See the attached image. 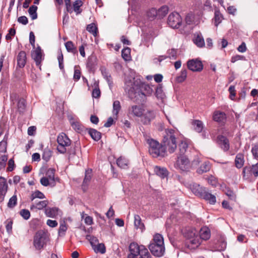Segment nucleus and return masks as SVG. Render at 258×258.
<instances>
[{
    "instance_id": "f257e3e1",
    "label": "nucleus",
    "mask_w": 258,
    "mask_h": 258,
    "mask_svg": "<svg viewBox=\"0 0 258 258\" xmlns=\"http://www.w3.org/2000/svg\"><path fill=\"white\" fill-rule=\"evenodd\" d=\"M176 135V133L172 129L165 131L161 144L163 148L165 150L166 155H167V151L171 154L175 151L177 148Z\"/></svg>"
},
{
    "instance_id": "f03ea898",
    "label": "nucleus",
    "mask_w": 258,
    "mask_h": 258,
    "mask_svg": "<svg viewBox=\"0 0 258 258\" xmlns=\"http://www.w3.org/2000/svg\"><path fill=\"white\" fill-rule=\"evenodd\" d=\"M149 248L155 256L161 257L165 252L163 237L160 234H156L153 237L152 241L149 245Z\"/></svg>"
},
{
    "instance_id": "7ed1b4c3",
    "label": "nucleus",
    "mask_w": 258,
    "mask_h": 258,
    "mask_svg": "<svg viewBox=\"0 0 258 258\" xmlns=\"http://www.w3.org/2000/svg\"><path fill=\"white\" fill-rule=\"evenodd\" d=\"M147 142L149 145V153L153 157H163L166 155L161 143L151 138L147 139Z\"/></svg>"
},
{
    "instance_id": "20e7f679",
    "label": "nucleus",
    "mask_w": 258,
    "mask_h": 258,
    "mask_svg": "<svg viewBox=\"0 0 258 258\" xmlns=\"http://www.w3.org/2000/svg\"><path fill=\"white\" fill-rule=\"evenodd\" d=\"M49 240L47 233L43 230H39L35 234L33 245L37 250H41L46 245Z\"/></svg>"
},
{
    "instance_id": "39448f33",
    "label": "nucleus",
    "mask_w": 258,
    "mask_h": 258,
    "mask_svg": "<svg viewBox=\"0 0 258 258\" xmlns=\"http://www.w3.org/2000/svg\"><path fill=\"white\" fill-rule=\"evenodd\" d=\"M129 249L130 254L128 258H138L141 255L145 256V253H148V249L143 245H139L137 243H132Z\"/></svg>"
},
{
    "instance_id": "423d86ee",
    "label": "nucleus",
    "mask_w": 258,
    "mask_h": 258,
    "mask_svg": "<svg viewBox=\"0 0 258 258\" xmlns=\"http://www.w3.org/2000/svg\"><path fill=\"white\" fill-rule=\"evenodd\" d=\"M57 142L58 143L57 149L61 154H64L66 152V148L70 146L71 144V140L63 133H61L58 136Z\"/></svg>"
},
{
    "instance_id": "0eeeda50",
    "label": "nucleus",
    "mask_w": 258,
    "mask_h": 258,
    "mask_svg": "<svg viewBox=\"0 0 258 258\" xmlns=\"http://www.w3.org/2000/svg\"><path fill=\"white\" fill-rule=\"evenodd\" d=\"M175 166L176 168L181 171H187L190 169L191 164L189 160L186 156L177 155Z\"/></svg>"
},
{
    "instance_id": "6e6552de",
    "label": "nucleus",
    "mask_w": 258,
    "mask_h": 258,
    "mask_svg": "<svg viewBox=\"0 0 258 258\" xmlns=\"http://www.w3.org/2000/svg\"><path fill=\"white\" fill-rule=\"evenodd\" d=\"M167 23L170 27L176 29L181 25L182 19L178 13L173 12L169 15Z\"/></svg>"
},
{
    "instance_id": "1a4fd4ad",
    "label": "nucleus",
    "mask_w": 258,
    "mask_h": 258,
    "mask_svg": "<svg viewBox=\"0 0 258 258\" xmlns=\"http://www.w3.org/2000/svg\"><path fill=\"white\" fill-rule=\"evenodd\" d=\"M187 67L189 70L194 72H200L203 69V63L198 58L188 60L187 61Z\"/></svg>"
},
{
    "instance_id": "9d476101",
    "label": "nucleus",
    "mask_w": 258,
    "mask_h": 258,
    "mask_svg": "<svg viewBox=\"0 0 258 258\" xmlns=\"http://www.w3.org/2000/svg\"><path fill=\"white\" fill-rule=\"evenodd\" d=\"M217 143L220 148L225 152L228 151L230 148L229 140L223 135L217 137Z\"/></svg>"
},
{
    "instance_id": "9b49d317",
    "label": "nucleus",
    "mask_w": 258,
    "mask_h": 258,
    "mask_svg": "<svg viewBox=\"0 0 258 258\" xmlns=\"http://www.w3.org/2000/svg\"><path fill=\"white\" fill-rule=\"evenodd\" d=\"M32 57L34 60L36 65L40 68L42 61V51L40 46H38L36 49L32 52Z\"/></svg>"
},
{
    "instance_id": "f8f14e48",
    "label": "nucleus",
    "mask_w": 258,
    "mask_h": 258,
    "mask_svg": "<svg viewBox=\"0 0 258 258\" xmlns=\"http://www.w3.org/2000/svg\"><path fill=\"white\" fill-rule=\"evenodd\" d=\"M141 117V121L144 124H149L152 120L155 117V113L153 111H148L143 113Z\"/></svg>"
},
{
    "instance_id": "ddd939ff",
    "label": "nucleus",
    "mask_w": 258,
    "mask_h": 258,
    "mask_svg": "<svg viewBox=\"0 0 258 258\" xmlns=\"http://www.w3.org/2000/svg\"><path fill=\"white\" fill-rule=\"evenodd\" d=\"M154 173L162 179L167 178L169 175V172L166 168L156 166L154 167Z\"/></svg>"
},
{
    "instance_id": "4468645a",
    "label": "nucleus",
    "mask_w": 258,
    "mask_h": 258,
    "mask_svg": "<svg viewBox=\"0 0 258 258\" xmlns=\"http://www.w3.org/2000/svg\"><path fill=\"white\" fill-rule=\"evenodd\" d=\"M190 188L193 194L200 198H201L203 192L206 190V188L205 187L201 186L200 184L196 183L190 184Z\"/></svg>"
},
{
    "instance_id": "2eb2a0df",
    "label": "nucleus",
    "mask_w": 258,
    "mask_h": 258,
    "mask_svg": "<svg viewBox=\"0 0 258 258\" xmlns=\"http://www.w3.org/2000/svg\"><path fill=\"white\" fill-rule=\"evenodd\" d=\"M27 61L26 53L24 51L19 52L17 56V67L23 68L25 67Z\"/></svg>"
},
{
    "instance_id": "dca6fc26",
    "label": "nucleus",
    "mask_w": 258,
    "mask_h": 258,
    "mask_svg": "<svg viewBox=\"0 0 258 258\" xmlns=\"http://www.w3.org/2000/svg\"><path fill=\"white\" fill-rule=\"evenodd\" d=\"M201 240L198 236L187 240V247L190 249H194L198 247L201 244Z\"/></svg>"
},
{
    "instance_id": "f3484780",
    "label": "nucleus",
    "mask_w": 258,
    "mask_h": 258,
    "mask_svg": "<svg viewBox=\"0 0 258 258\" xmlns=\"http://www.w3.org/2000/svg\"><path fill=\"white\" fill-rule=\"evenodd\" d=\"M143 108L139 105H133L128 109V113L137 117H141L143 113Z\"/></svg>"
},
{
    "instance_id": "a211bd4d",
    "label": "nucleus",
    "mask_w": 258,
    "mask_h": 258,
    "mask_svg": "<svg viewBox=\"0 0 258 258\" xmlns=\"http://www.w3.org/2000/svg\"><path fill=\"white\" fill-rule=\"evenodd\" d=\"M183 236L187 240L198 236L196 230L192 227H186L182 231Z\"/></svg>"
},
{
    "instance_id": "6ab92c4d",
    "label": "nucleus",
    "mask_w": 258,
    "mask_h": 258,
    "mask_svg": "<svg viewBox=\"0 0 258 258\" xmlns=\"http://www.w3.org/2000/svg\"><path fill=\"white\" fill-rule=\"evenodd\" d=\"M194 43L199 47H203L205 46V41L201 32H196L194 34L193 39Z\"/></svg>"
},
{
    "instance_id": "aec40b11",
    "label": "nucleus",
    "mask_w": 258,
    "mask_h": 258,
    "mask_svg": "<svg viewBox=\"0 0 258 258\" xmlns=\"http://www.w3.org/2000/svg\"><path fill=\"white\" fill-rule=\"evenodd\" d=\"M226 119V114L220 111H215L213 114V119L218 122H224Z\"/></svg>"
},
{
    "instance_id": "412c9836",
    "label": "nucleus",
    "mask_w": 258,
    "mask_h": 258,
    "mask_svg": "<svg viewBox=\"0 0 258 258\" xmlns=\"http://www.w3.org/2000/svg\"><path fill=\"white\" fill-rule=\"evenodd\" d=\"M199 233L200 239L207 240H208L211 237V231L210 229L207 226L202 227Z\"/></svg>"
},
{
    "instance_id": "4be33fe9",
    "label": "nucleus",
    "mask_w": 258,
    "mask_h": 258,
    "mask_svg": "<svg viewBox=\"0 0 258 258\" xmlns=\"http://www.w3.org/2000/svg\"><path fill=\"white\" fill-rule=\"evenodd\" d=\"M201 198L208 201L211 204H214L216 201L215 196L208 192L206 190L204 192H203L202 196L201 197Z\"/></svg>"
},
{
    "instance_id": "5701e85b",
    "label": "nucleus",
    "mask_w": 258,
    "mask_h": 258,
    "mask_svg": "<svg viewBox=\"0 0 258 258\" xmlns=\"http://www.w3.org/2000/svg\"><path fill=\"white\" fill-rule=\"evenodd\" d=\"M227 243L224 237H220L216 243L215 248L218 251L224 250L226 247Z\"/></svg>"
},
{
    "instance_id": "b1692460",
    "label": "nucleus",
    "mask_w": 258,
    "mask_h": 258,
    "mask_svg": "<svg viewBox=\"0 0 258 258\" xmlns=\"http://www.w3.org/2000/svg\"><path fill=\"white\" fill-rule=\"evenodd\" d=\"M55 170L53 168L48 169L45 174V177L48 178L52 183H56V181L58 179L57 178L55 177Z\"/></svg>"
},
{
    "instance_id": "393cba45",
    "label": "nucleus",
    "mask_w": 258,
    "mask_h": 258,
    "mask_svg": "<svg viewBox=\"0 0 258 258\" xmlns=\"http://www.w3.org/2000/svg\"><path fill=\"white\" fill-rule=\"evenodd\" d=\"M134 224L137 229H140L143 231L145 229L144 223L142 222L141 218L138 215H135L134 216Z\"/></svg>"
},
{
    "instance_id": "a878e982",
    "label": "nucleus",
    "mask_w": 258,
    "mask_h": 258,
    "mask_svg": "<svg viewBox=\"0 0 258 258\" xmlns=\"http://www.w3.org/2000/svg\"><path fill=\"white\" fill-rule=\"evenodd\" d=\"M156 97L158 99L163 100L165 97V94L163 90V86L162 84H159L156 88L155 92Z\"/></svg>"
},
{
    "instance_id": "bb28decb",
    "label": "nucleus",
    "mask_w": 258,
    "mask_h": 258,
    "mask_svg": "<svg viewBox=\"0 0 258 258\" xmlns=\"http://www.w3.org/2000/svg\"><path fill=\"white\" fill-rule=\"evenodd\" d=\"M187 71L185 69H182L176 78L177 82L181 83L183 82L187 78Z\"/></svg>"
},
{
    "instance_id": "cd10ccee",
    "label": "nucleus",
    "mask_w": 258,
    "mask_h": 258,
    "mask_svg": "<svg viewBox=\"0 0 258 258\" xmlns=\"http://www.w3.org/2000/svg\"><path fill=\"white\" fill-rule=\"evenodd\" d=\"M92 177V169H88L86 170L85 176L83 182L82 186L85 190V186H87Z\"/></svg>"
},
{
    "instance_id": "c85d7f7f",
    "label": "nucleus",
    "mask_w": 258,
    "mask_h": 258,
    "mask_svg": "<svg viewBox=\"0 0 258 258\" xmlns=\"http://www.w3.org/2000/svg\"><path fill=\"white\" fill-rule=\"evenodd\" d=\"M244 156L242 154H238L235 160V166L238 168H241L244 164Z\"/></svg>"
},
{
    "instance_id": "c756f323",
    "label": "nucleus",
    "mask_w": 258,
    "mask_h": 258,
    "mask_svg": "<svg viewBox=\"0 0 258 258\" xmlns=\"http://www.w3.org/2000/svg\"><path fill=\"white\" fill-rule=\"evenodd\" d=\"M192 125L194 130L198 133H201L203 131L204 125L202 121L200 120H194L192 121Z\"/></svg>"
},
{
    "instance_id": "7c9ffc66",
    "label": "nucleus",
    "mask_w": 258,
    "mask_h": 258,
    "mask_svg": "<svg viewBox=\"0 0 258 258\" xmlns=\"http://www.w3.org/2000/svg\"><path fill=\"white\" fill-rule=\"evenodd\" d=\"M222 20L223 17L220 11L218 10H215L214 13V18L213 19L215 26L217 27L222 22Z\"/></svg>"
},
{
    "instance_id": "2f4dec72",
    "label": "nucleus",
    "mask_w": 258,
    "mask_h": 258,
    "mask_svg": "<svg viewBox=\"0 0 258 258\" xmlns=\"http://www.w3.org/2000/svg\"><path fill=\"white\" fill-rule=\"evenodd\" d=\"M210 165L209 162H204L201 164L200 167L197 169V172L199 174H203L209 171Z\"/></svg>"
},
{
    "instance_id": "473e14b6",
    "label": "nucleus",
    "mask_w": 258,
    "mask_h": 258,
    "mask_svg": "<svg viewBox=\"0 0 258 258\" xmlns=\"http://www.w3.org/2000/svg\"><path fill=\"white\" fill-rule=\"evenodd\" d=\"M89 134L91 138L95 141H99L101 138V134L97 130L90 128L89 131Z\"/></svg>"
},
{
    "instance_id": "72a5a7b5",
    "label": "nucleus",
    "mask_w": 258,
    "mask_h": 258,
    "mask_svg": "<svg viewBox=\"0 0 258 258\" xmlns=\"http://www.w3.org/2000/svg\"><path fill=\"white\" fill-rule=\"evenodd\" d=\"M187 148L188 144L185 141H181L178 146L179 153L177 155H184Z\"/></svg>"
},
{
    "instance_id": "f704fd0d",
    "label": "nucleus",
    "mask_w": 258,
    "mask_h": 258,
    "mask_svg": "<svg viewBox=\"0 0 258 258\" xmlns=\"http://www.w3.org/2000/svg\"><path fill=\"white\" fill-rule=\"evenodd\" d=\"M120 109L121 106L119 101L118 100L114 101L113 103L112 113L113 116H115L116 119L117 118V115Z\"/></svg>"
},
{
    "instance_id": "c9c22d12",
    "label": "nucleus",
    "mask_w": 258,
    "mask_h": 258,
    "mask_svg": "<svg viewBox=\"0 0 258 258\" xmlns=\"http://www.w3.org/2000/svg\"><path fill=\"white\" fill-rule=\"evenodd\" d=\"M70 122L72 127L77 132L81 131V125L77 119L71 117L70 118Z\"/></svg>"
},
{
    "instance_id": "e433bc0d",
    "label": "nucleus",
    "mask_w": 258,
    "mask_h": 258,
    "mask_svg": "<svg viewBox=\"0 0 258 258\" xmlns=\"http://www.w3.org/2000/svg\"><path fill=\"white\" fill-rule=\"evenodd\" d=\"M169 11L168 7L166 6H163L157 10V17L160 18H163L168 13Z\"/></svg>"
},
{
    "instance_id": "4c0bfd02",
    "label": "nucleus",
    "mask_w": 258,
    "mask_h": 258,
    "mask_svg": "<svg viewBox=\"0 0 258 258\" xmlns=\"http://www.w3.org/2000/svg\"><path fill=\"white\" fill-rule=\"evenodd\" d=\"M116 163L119 167L125 169L127 167L128 161L126 158L120 157L117 159Z\"/></svg>"
},
{
    "instance_id": "58836bf2",
    "label": "nucleus",
    "mask_w": 258,
    "mask_h": 258,
    "mask_svg": "<svg viewBox=\"0 0 258 258\" xmlns=\"http://www.w3.org/2000/svg\"><path fill=\"white\" fill-rule=\"evenodd\" d=\"M65 46L68 52H72L73 53H76L77 52V48L72 41H69L66 42Z\"/></svg>"
},
{
    "instance_id": "ea45409f",
    "label": "nucleus",
    "mask_w": 258,
    "mask_h": 258,
    "mask_svg": "<svg viewBox=\"0 0 258 258\" xmlns=\"http://www.w3.org/2000/svg\"><path fill=\"white\" fill-rule=\"evenodd\" d=\"M8 187L6 179L3 177H0V191L4 194H6Z\"/></svg>"
},
{
    "instance_id": "a19ab883",
    "label": "nucleus",
    "mask_w": 258,
    "mask_h": 258,
    "mask_svg": "<svg viewBox=\"0 0 258 258\" xmlns=\"http://www.w3.org/2000/svg\"><path fill=\"white\" fill-rule=\"evenodd\" d=\"M121 56L125 61L130 60L131 57V49L129 47L123 48L121 51Z\"/></svg>"
},
{
    "instance_id": "79ce46f5",
    "label": "nucleus",
    "mask_w": 258,
    "mask_h": 258,
    "mask_svg": "<svg viewBox=\"0 0 258 258\" xmlns=\"http://www.w3.org/2000/svg\"><path fill=\"white\" fill-rule=\"evenodd\" d=\"M82 5L83 3L80 0H77L73 4V10L77 15H78L82 12V10L80 9V7Z\"/></svg>"
},
{
    "instance_id": "37998d69",
    "label": "nucleus",
    "mask_w": 258,
    "mask_h": 258,
    "mask_svg": "<svg viewBox=\"0 0 258 258\" xmlns=\"http://www.w3.org/2000/svg\"><path fill=\"white\" fill-rule=\"evenodd\" d=\"M37 7L34 5L31 6L29 10L28 13L32 19V20L36 19L37 18Z\"/></svg>"
},
{
    "instance_id": "c03bdc74",
    "label": "nucleus",
    "mask_w": 258,
    "mask_h": 258,
    "mask_svg": "<svg viewBox=\"0 0 258 258\" xmlns=\"http://www.w3.org/2000/svg\"><path fill=\"white\" fill-rule=\"evenodd\" d=\"M87 30L93 35L94 36H96L97 34V28L94 23H91L89 24L86 28Z\"/></svg>"
},
{
    "instance_id": "a18cd8bd",
    "label": "nucleus",
    "mask_w": 258,
    "mask_h": 258,
    "mask_svg": "<svg viewBox=\"0 0 258 258\" xmlns=\"http://www.w3.org/2000/svg\"><path fill=\"white\" fill-rule=\"evenodd\" d=\"M40 183L44 186H50L53 187L55 185V183H52L45 176L42 177L40 180Z\"/></svg>"
},
{
    "instance_id": "49530a36",
    "label": "nucleus",
    "mask_w": 258,
    "mask_h": 258,
    "mask_svg": "<svg viewBox=\"0 0 258 258\" xmlns=\"http://www.w3.org/2000/svg\"><path fill=\"white\" fill-rule=\"evenodd\" d=\"M224 191L229 199L235 201L236 195L229 188L225 187V189H224Z\"/></svg>"
},
{
    "instance_id": "de8ad7c7",
    "label": "nucleus",
    "mask_w": 258,
    "mask_h": 258,
    "mask_svg": "<svg viewBox=\"0 0 258 258\" xmlns=\"http://www.w3.org/2000/svg\"><path fill=\"white\" fill-rule=\"evenodd\" d=\"M93 249L95 252H99L102 254L106 252L105 245L102 243H98L96 246L94 247Z\"/></svg>"
},
{
    "instance_id": "09e8293b",
    "label": "nucleus",
    "mask_w": 258,
    "mask_h": 258,
    "mask_svg": "<svg viewBox=\"0 0 258 258\" xmlns=\"http://www.w3.org/2000/svg\"><path fill=\"white\" fill-rule=\"evenodd\" d=\"M157 15V10L155 8H151L147 12V16L150 19H154Z\"/></svg>"
},
{
    "instance_id": "8fccbe9b",
    "label": "nucleus",
    "mask_w": 258,
    "mask_h": 258,
    "mask_svg": "<svg viewBox=\"0 0 258 258\" xmlns=\"http://www.w3.org/2000/svg\"><path fill=\"white\" fill-rule=\"evenodd\" d=\"M86 239L90 241V243L91 244L93 248L96 246V245L98 243V240L97 238L94 236L87 235L86 236Z\"/></svg>"
},
{
    "instance_id": "3c124183",
    "label": "nucleus",
    "mask_w": 258,
    "mask_h": 258,
    "mask_svg": "<svg viewBox=\"0 0 258 258\" xmlns=\"http://www.w3.org/2000/svg\"><path fill=\"white\" fill-rule=\"evenodd\" d=\"M81 73L79 66H75L74 67V74L73 79L77 82L80 79Z\"/></svg>"
},
{
    "instance_id": "603ef678",
    "label": "nucleus",
    "mask_w": 258,
    "mask_h": 258,
    "mask_svg": "<svg viewBox=\"0 0 258 258\" xmlns=\"http://www.w3.org/2000/svg\"><path fill=\"white\" fill-rule=\"evenodd\" d=\"M48 204L47 201H42L36 202L35 208L36 210H43L45 208Z\"/></svg>"
},
{
    "instance_id": "864d4df0",
    "label": "nucleus",
    "mask_w": 258,
    "mask_h": 258,
    "mask_svg": "<svg viewBox=\"0 0 258 258\" xmlns=\"http://www.w3.org/2000/svg\"><path fill=\"white\" fill-rule=\"evenodd\" d=\"M17 203V198L16 195L12 196L9 200L8 206L10 208H13Z\"/></svg>"
},
{
    "instance_id": "5fc2aeb1",
    "label": "nucleus",
    "mask_w": 258,
    "mask_h": 258,
    "mask_svg": "<svg viewBox=\"0 0 258 258\" xmlns=\"http://www.w3.org/2000/svg\"><path fill=\"white\" fill-rule=\"evenodd\" d=\"M25 100L24 99H20L18 102V109L21 112H24L25 109Z\"/></svg>"
},
{
    "instance_id": "6e6d98bb",
    "label": "nucleus",
    "mask_w": 258,
    "mask_h": 258,
    "mask_svg": "<svg viewBox=\"0 0 258 258\" xmlns=\"http://www.w3.org/2000/svg\"><path fill=\"white\" fill-rule=\"evenodd\" d=\"M51 156V152L48 149H45L42 155V158L46 161H48Z\"/></svg>"
},
{
    "instance_id": "4d7b16f0",
    "label": "nucleus",
    "mask_w": 258,
    "mask_h": 258,
    "mask_svg": "<svg viewBox=\"0 0 258 258\" xmlns=\"http://www.w3.org/2000/svg\"><path fill=\"white\" fill-rule=\"evenodd\" d=\"M12 225L13 221L11 219H8L6 221V228L7 232L9 234L12 233Z\"/></svg>"
},
{
    "instance_id": "13d9d810",
    "label": "nucleus",
    "mask_w": 258,
    "mask_h": 258,
    "mask_svg": "<svg viewBox=\"0 0 258 258\" xmlns=\"http://www.w3.org/2000/svg\"><path fill=\"white\" fill-rule=\"evenodd\" d=\"M32 200H34L35 198H39L40 199H44L45 198L44 195L41 191L39 190H36L34 191L32 195Z\"/></svg>"
},
{
    "instance_id": "bf43d9fd",
    "label": "nucleus",
    "mask_w": 258,
    "mask_h": 258,
    "mask_svg": "<svg viewBox=\"0 0 258 258\" xmlns=\"http://www.w3.org/2000/svg\"><path fill=\"white\" fill-rule=\"evenodd\" d=\"M144 88L145 93H142V94L143 95H150L152 94V93L153 92V90L149 85H144Z\"/></svg>"
},
{
    "instance_id": "052dcab7",
    "label": "nucleus",
    "mask_w": 258,
    "mask_h": 258,
    "mask_svg": "<svg viewBox=\"0 0 258 258\" xmlns=\"http://www.w3.org/2000/svg\"><path fill=\"white\" fill-rule=\"evenodd\" d=\"M185 22L188 25L191 24L194 21V15L192 13L188 14L185 19Z\"/></svg>"
},
{
    "instance_id": "680f3d73",
    "label": "nucleus",
    "mask_w": 258,
    "mask_h": 258,
    "mask_svg": "<svg viewBox=\"0 0 258 258\" xmlns=\"http://www.w3.org/2000/svg\"><path fill=\"white\" fill-rule=\"evenodd\" d=\"M8 160V156L2 155L0 157V170L6 166V163Z\"/></svg>"
},
{
    "instance_id": "e2e57ef3",
    "label": "nucleus",
    "mask_w": 258,
    "mask_h": 258,
    "mask_svg": "<svg viewBox=\"0 0 258 258\" xmlns=\"http://www.w3.org/2000/svg\"><path fill=\"white\" fill-rule=\"evenodd\" d=\"M16 34V30L14 28H11L9 30V33L6 36V39L7 40H11L12 36H14Z\"/></svg>"
},
{
    "instance_id": "0e129e2a",
    "label": "nucleus",
    "mask_w": 258,
    "mask_h": 258,
    "mask_svg": "<svg viewBox=\"0 0 258 258\" xmlns=\"http://www.w3.org/2000/svg\"><path fill=\"white\" fill-rule=\"evenodd\" d=\"M167 53L168 54V57L175 59L177 55V50L175 49H170L168 51Z\"/></svg>"
},
{
    "instance_id": "69168bd1",
    "label": "nucleus",
    "mask_w": 258,
    "mask_h": 258,
    "mask_svg": "<svg viewBox=\"0 0 258 258\" xmlns=\"http://www.w3.org/2000/svg\"><path fill=\"white\" fill-rule=\"evenodd\" d=\"M19 213L25 220L28 219L30 217L29 211H20Z\"/></svg>"
},
{
    "instance_id": "338daca9",
    "label": "nucleus",
    "mask_w": 258,
    "mask_h": 258,
    "mask_svg": "<svg viewBox=\"0 0 258 258\" xmlns=\"http://www.w3.org/2000/svg\"><path fill=\"white\" fill-rule=\"evenodd\" d=\"M250 172L251 174H253L255 176H258V163L252 165Z\"/></svg>"
},
{
    "instance_id": "774afa93",
    "label": "nucleus",
    "mask_w": 258,
    "mask_h": 258,
    "mask_svg": "<svg viewBox=\"0 0 258 258\" xmlns=\"http://www.w3.org/2000/svg\"><path fill=\"white\" fill-rule=\"evenodd\" d=\"M251 152L254 158L258 159V145L252 147Z\"/></svg>"
}]
</instances>
